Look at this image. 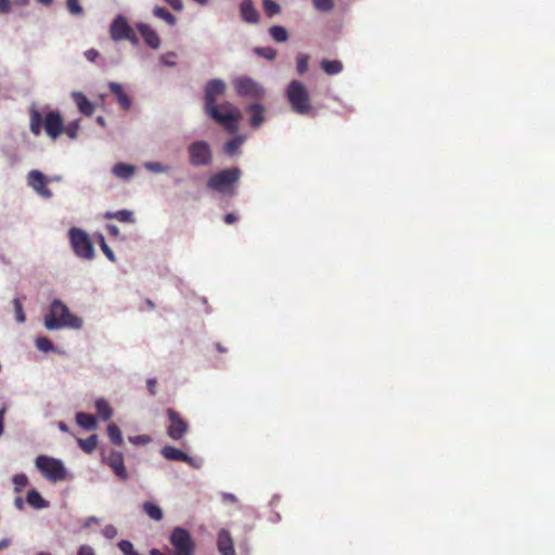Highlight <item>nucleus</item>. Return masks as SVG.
<instances>
[{"label": "nucleus", "instance_id": "nucleus-1", "mask_svg": "<svg viewBox=\"0 0 555 555\" xmlns=\"http://www.w3.org/2000/svg\"><path fill=\"white\" fill-rule=\"evenodd\" d=\"M227 86L221 79H211L205 86V113L229 133H236L242 119L241 111L231 102L217 104L219 96L224 95Z\"/></svg>", "mask_w": 555, "mask_h": 555}, {"label": "nucleus", "instance_id": "nucleus-2", "mask_svg": "<svg viewBox=\"0 0 555 555\" xmlns=\"http://www.w3.org/2000/svg\"><path fill=\"white\" fill-rule=\"evenodd\" d=\"M42 127L51 139H56L64 132V120L57 111H50L43 117L38 109L30 111L29 128L33 134L39 135Z\"/></svg>", "mask_w": 555, "mask_h": 555}, {"label": "nucleus", "instance_id": "nucleus-3", "mask_svg": "<svg viewBox=\"0 0 555 555\" xmlns=\"http://www.w3.org/2000/svg\"><path fill=\"white\" fill-rule=\"evenodd\" d=\"M44 325L50 331L61 327L80 328L82 321L73 315L61 300L54 299L51 302L49 313L44 317Z\"/></svg>", "mask_w": 555, "mask_h": 555}, {"label": "nucleus", "instance_id": "nucleus-4", "mask_svg": "<svg viewBox=\"0 0 555 555\" xmlns=\"http://www.w3.org/2000/svg\"><path fill=\"white\" fill-rule=\"evenodd\" d=\"M242 171L237 167L227 168L211 175L207 180V188L219 194L235 195V184L240 181Z\"/></svg>", "mask_w": 555, "mask_h": 555}, {"label": "nucleus", "instance_id": "nucleus-5", "mask_svg": "<svg viewBox=\"0 0 555 555\" xmlns=\"http://www.w3.org/2000/svg\"><path fill=\"white\" fill-rule=\"evenodd\" d=\"M292 109L299 115H312L311 99L306 86L299 80H292L286 90Z\"/></svg>", "mask_w": 555, "mask_h": 555}, {"label": "nucleus", "instance_id": "nucleus-6", "mask_svg": "<svg viewBox=\"0 0 555 555\" xmlns=\"http://www.w3.org/2000/svg\"><path fill=\"white\" fill-rule=\"evenodd\" d=\"M35 465L41 475L51 482L63 481L67 478V470L61 460L39 455L36 457Z\"/></svg>", "mask_w": 555, "mask_h": 555}, {"label": "nucleus", "instance_id": "nucleus-7", "mask_svg": "<svg viewBox=\"0 0 555 555\" xmlns=\"http://www.w3.org/2000/svg\"><path fill=\"white\" fill-rule=\"evenodd\" d=\"M236 94L249 100H261L266 95L264 88L248 76H238L232 80Z\"/></svg>", "mask_w": 555, "mask_h": 555}, {"label": "nucleus", "instance_id": "nucleus-8", "mask_svg": "<svg viewBox=\"0 0 555 555\" xmlns=\"http://www.w3.org/2000/svg\"><path fill=\"white\" fill-rule=\"evenodd\" d=\"M69 241L77 257L91 260L94 258V248L88 234L79 228H72L68 232Z\"/></svg>", "mask_w": 555, "mask_h": 555}, {"label": "nucleus", "instance_id": "nucleus-9", "mask_svg": "<svg viewBox=\"0 0 555 555\" xmlns=\"http://www.w3.org/2000/svg\"><path fill=\"white\" fill-rule=\"evenodd\" d=\"M170 543L173 546L172 555H194L195 544L188 530L175 528L170 535Z\"/></svg>", "mask_w": 555, "mask_h": 555}, {"label": "nucleus", "instance_id": "nucleus-10", "mask_svg": "<svg viewBox=\"0 0 555 555\" xmlns=\"http://www.w3.org/2000/svg\"><path fill=\"white\" fill-rule=\"evenodd\" d=\"M109 35L114 41L128 40L132 44H138L139 42L134 30L124 15H117L113 20L109 26Z\"/></svg>", "mask_w": 555, "mask_h": 555}, {"label": "nucleus", "instance_id": "nucleus-11", "mask_svg": "<svg viewBox=\"0 0 555 555\" xmlns=\"http://www.w3.org/2000/svg\"><path fill=\"white\" fill-rule=\"evenodd\" d=\"M168 426L167 435L175 441L181 440L190 430V424L179 412L173 409L167 410Z\"/></svg>", "mask_w": 555, "mask_h": 555}, {"label": "nucleus", "instance_id": "nucleus-12", "mask_svg": "<svg viewBox=\"0 0 555 555\" xmlns=\"http://www.w3.org/2000/svg\"><path fill=\"white\" fill-rule=\"evenodd\" d=\"M190 163L192 166H208L212 160L210 146L205 141L193 142L189 149Z\"/></svg>", "mask_w": 555, "mask_h": 555}, {"label": "nucleus", "instance_id": "nucleus-13", "mask_svg": "<svg viewBox=\"0 0 555 555\" xmlns=\"http://www.w3.org/2000/svg\"><path fill=\"white\" fill-rule=\"evenodd\" d=\"M28 185L34 189L41 197H52V191L48 188L49 179L39 170H31L27 177Z\"/></svg>", "mask_w": 555, "mask_h": 555}, {"label": "nucleus", "instance_id": "nucleus-14", "mask_svg": "<svg viewBox=\"0 0 555 555\" xmlns=\"http://www.w3.org/2000/svg\"><path fill=\"white\" fill-rule=\"evenodd\" d=\"M103 462L112 468L115 475L122 481L128 480L129 474L124 463V455L119 451H111L103 457Z\"/></svg>", "mask_w": 555, "mask_h": 555}, {"label": "nucleus", "instance_id": "nucleus-15", "mask_svg": "<svg viewBox=\"0 0 555 555\" xmlns=\"http://www.w3.org/2000/svg\"><path fill=\"white\" fill-rule=\"evenodd\" d=\"M137 29L144 39V42L146 46H149L152 49H158L160 46V39L157 33L145 23H139L137 24Z\"/></svg>", "mask_w": 555, "mask_h": 555}, {"label": "nucleus", "instance_id": "nucleus-16", "mask_svg": "<svg viewBox=\"0 0 555 555\" xmlns=\"http://www.w3.org/2000/svg\"><path fill=\"white\" fill-rule=\"evenodd\" d=\"M160 454L169 461L183 462L191 466H194V461L191 456L184 453L182 450L177 449L172 446H165L160 450Z\"/></svg>", "mask_w": 555, "mask_h": 555}, {"label": "nucleus", "instance_id": "nucleus-17", "mask_svg": "<svg viewBox=\"0 0 555 555\" xmlns=\"http://www.w3.org/2000/svg\"><path fill=\"white\" fill-rule=\"evenodd\" d=\"M72 99L74 100L78 111L85 116H91L94 113L95 105L88 100V98L80 91H75L72 93Z\"/></svg>", "mask_w": 555, "mask_h": 555}, {"label": "nucleus", "instance_id": "nucleus-18", "mask_svg": "<svg viewBox=\"0 0 555 555\" xmlns=\"http://www.w3.org/2000/svg\"><path fill=\"white\" fill-rule=\"evenodd\" d=\"M246 112L249 114V125L253 128H259L264 121L266 108L262 104L253 103L246 107Z\"/></svg>", "mask_w": 555, "mask_h": 555}, {"label": "nucleus", "instance_id": "nucleus-19", "mask_svg": "<svg viewBox=\"0 0 555 555\" xmlns=\"http://www.w3.org/2000/svg\"><path fill=\"white\" fill-rule=\"evenodd\" d=\"M217 546L221 555H235L231 534L224 529L220 530L218 533Z\"/></svg>", "mask_w": 555, "mask_h": 555}, {"label": "nucleus", "instance_id": "nucleus-20", "mask_svg": "<svg viewBox=\"0 0 555 555\" xmlns=\"http://www.w3.org/2000/svg\"><path fill=\"white\" fill-rule=\"evenodd\" d=\"M242 18L246 23L256 24L259 22V13L251 0H243L240 5Z\"/></svg>", "mask_w": 555, "mask_h": 555}, {"label": "nucleus", "instance_id": "nucleus-21", "mask_svg": "<svg viewBox=\"0 0 555 555\" xmlns=\"http://www.w3.org/2000/svg\"><path fill=\"white\" fill-rule=\"evenodd\" d=\"M109 91L117 98V101L122 109L127 111L131 106V100L128 94L124 91V88L118 82L108 83Z\"/></svg>", "mask_w": 555, "mask_h": 555}, {"label": "nucleus", "instance_id": "nucleus-22", "mask_svg": "<svg viewBox=\"0 0 555 555\" xmlns=\"http://www.w3.org/2000/svg\"><path fill=\"white\" fill-rule=\"evenodd\" d=\"M105 219H116L119 222L124 223H134L135 219L133 217V212L128 209H121L117 211H107L104 215Z\"/></svg>", "mask_w": 555, "mask_h": 555}, {"label": "nucleus", "instance_id": "nucleus-23", "mask_svg": "<svg viewBox=\"0 0 555 555\" xmlns=\"http://www.w3.org/2000/svg\"><path fill=\"white\" fill-rule=\"evenodd\" d=\"M76 422L80 427L87 430H94L98 426L95 417L85 412H78L76 414Z\"/></svg>", "mask_w": 555, "mask_h": 555}, {"label": "nucleus", "instance_id": "nucleus-24", "mask_svg": "<svg viewBox=\"0 0 555 555\" xmlns=\"http://www.w3.org/2000/svg\"><path fill=\"white\" fill-rule=\"evenodd\" d=\"M26 501L31 507L36 509L44 508L48 506V502L35 489L28 491Z\"/></svg>", "mask_w": 555, "mask_h": 555}, {"label": "nucleus", "instance_id": "nucleus-25", "mask_svg": "<svg viewBox=\"0 0 555 555\" xmlns=\"http://www.w3.org/2000/svg\"><path fill=\"white\" fill-rule=\"evenodd\" d=\"M142 508L145 514L155 521H160L164 517L162 508L153 502H144Z\"/></svg>", "mask_w": 555, "mask_h": 555}, {"label": "nucleus", "instance_id": "nucleus-26", "mask_svg": "<svg viewBox=\"0 0 555 555\" xmlns=\"http://www.w3.org/2000/svg\"><path fill=\"white\" fill-rule=\"evenodd\" d=\"M98 415L103 420L107 421L112 417L113 410L105 399H98L94 403Z\"/></svg>", "mask_w": 555, "mask_h": 555}, {"label": "nucleus", "instance_id": "nucleus-27", "mask_svg": "<svg viewBox=\"0 0 555 555\" xmlns=\"http://www.w3.org/2000/svg\"><path fill=\"white\" fill-rule=\"evenodd\" d=\"M321 68L327 74V75H336L339 74L343 70V64L340 61L337 60H323L321 62Z\"/></svg>", "mask_w": 555, "mask_h": 555}, {"label": "nucleus", "instance_id": "nucleus-28", "mask_svg": "<svg viewBox=\"0 0 555 555\" xmlns=\"http://www.w3.org/2000/svg\"><path fill=\"white\" fill-rule=\"evenodd\" d=\"M107 436L112 443H114L115 446H121L124 443L121 431L119 427L114 423L108 424Z\"/></svg>", "mask_w": 555, "mask_h": 555}, {"label": "nucleus", "instance_id": "nucleus-29", "mask_svg": "<svg viewBox=\"0 0 555 555\" xmlns=\"http://www.w3.org/2000/svg\"><path fill=\"white\" fill-rule=\"evenodd\" d=\"M78 446L86 453H92L98 446V436L91 435L87 439H78Z\"/></svg>", "mask_w": 555, "mask_h": 555}, {"label": "nucleus", "instance_id": "nucleus-30", "mask_svg": "<svg viewBox=\"0 0 555 555\" xmlns=\"http://www.w3.org/2000/svg\"><path fill=\"white\" fill-rule=\"evenodd\" d=\"M269 34L276 42H285L288 39V33L283 26L274 25L270 27Z\"/></svg>", "mask_w": 555, "mask_h": 555}, {"label": "nucleus", "instance_id": "nucleus-31", "mask_svg": "<svg viewBox=\"0 0 555 555\" xmlns=\"http://www.w3.org/2000/svg\"><path fill=\"white\" fill-rule=\"evenodd\" d=\"M243 142H244V138L241 135L229 140L223 146L224 153L228 155L236 154V152L238 151V149L241 147Z\"/></svg>", "mask_w": 555, "mask_h": 555}, {"label": "nucleus", "instance_id": "nucleus-32", "mask_svg": "<svg viewBox=\"0 0 555 555\" xmlns=\"http://www.w3.org/2000/svg\"><path fill=\"white\" fill-rule=\"evenodd\" d=\"M96 242L99 243L102 251L104 253V255L108 258V260H111L112 262H115L116 261V257H115V254L113 253V250L111 249V247L107 245L104 236L102 233H96L94 235Z\"/></svg>", "mask_w": 555, "mask_h": 555}, {"label": "nucleus", "instance_id": "nucleus-33", "mask_svg": "<svg viewBox=\"0 0 555 555\" xmlns=\"http://www.w3.org/2000/svg\"><path fill=\"white\" fill-rule=\"evenodd\" d=\"M113 172L119 178L127 179L133 173V167L124 163H118L114 166Z\"/></svg>", "mask_w": 555, "mask_h": 555}, {"label": "nucleus", "instance_id": "nucleus-34", "mask_svg": "<svg viewBox=\"0 0 555 555\" xmlns=\"http://www.w3.org/2000/svg\"><path fill=\"white\" fill-rule=\"evenodd\" d=\"M153 13L156 17L164 20L169 25L176 24V17L166 8L155 7Z\"/></svg>", "mask_w": 555, "mask_h": 555}, {"label": "nucleus", "instance_id": "nucleus-35", "mask_svg": "<svg viewBox=\"0 0 555 555\" xmlns=\"http://www.w3.org/2000/svg\"><path fill=\"white\" fill-rule=\"evenodd\" d=\"M262 7H263L264 13L269 17H272V16L279 14L281 11V7L273 0H263Z\"/></svg>", "mask_w": 555, "mask_h": 555}, {"label": "nucleus", "instance_id": "nucleus-36", "mask_svg": "<svg viewBox=\"0 0 555 555\" xmlns=\"http://www.w3.org/2000/svg\"><path fill=\"white\" fill-rule=\"evenodd\" d=\"M255 53L270 61H273L276 57V50L271 47L256 48Z\"/></svg>", "mask_w": 555, "mask_h": 555}, {"label": "nucleus", "instance_id": "nucleus-37", "mask_svg": "<svg viewBox=\"0 0 555 555\" xmlns=\"http://www.w3.org/2000/svg\"><path fill=\"white\" fill-rule=\"evenodd\" d=\"M309 56L299 54L296 59V67L299 75H304L308 70Z\"/></svg>", "mask_w": 555, "mask_h": 555}, {"label": "nucleus", "instance_id": "nucleus-38", "mask_svg": "<svg viewBox=\"0 0 555 555\" xmlns=\"http://www.w3.org/2000/svg\"><path fill=\"white\" fill-rule=\"evenodd\" d=\"M15 491H22L28 485V478L25 474H16L13 477Z\"/></svg>", "mask_w": 555, "mask_h": 555}, {"label": "nucleus", "instance_id": "nucleus-39", "mask_svg": "<svg viewBox=\"0 0 555 555\" xmlns=\"http://www.w3.org/2000/svg\"><path fill=\"white\" fill-rule=\"evenodd\" d=\"M13 307H14V311H15L16 321L18 323H24L26 320V315L24 313L23 306H22L20 298L13 299Z\"/></svg>", "mask_w": 555, "mask_h": 555}, {"label": "nucleus", "instance_id": "nucleus-40", "mask_svg": "<svg viewBox=\"0 0 555 555\" xmlns=\"http://www.w3.org/2000/svg\"><path fill=\"white\" fill-rule=\"evenodd\" d=\"M313 5L320 12H328L334 8V0H313Z\"/></svg>", "mask_w": 555, "mask_h": 555}, {"label": "nucleus", "instance_id": "nucleus-41", "mask_svg": "<svg viewBox=\"0 0 555 555\" xmlns=\"http://www.w3.org/2000/svg\"><path fill=\"white\" fill-rule=\"evenodd\" d=\"M36 347L43 352L53 350V344L47 337H38L36 339Z\"/></svg>", "mask_w": 555, "mask_h": 555}, {"label": "nucleus", "instance_id": "nucleus-42", "mask_svg": "<svg viewBox=\"0 0 555 555\" xmlns=\"http://www.w3.org/2000/svg\"><path fill=\"white\" fill-rule=\"evenodd\" d=\"M129 441L137 446H145L152 441L151 437L147 435H138L134 437H129Z\"/></svg>", "mask_w": 555, "mask_h": 555}, {"label": "nucleus", "instance_id": "nucleus-43", "mask_svg": "<svg viewBox=\"0 0 555 555\" xmlns=\"http://www.w3.org/2000/svg\"><path fill=\"white\" fill-rule=\"evenodd\" d=\"M66 4L68 11L74 15H78L82 12V8L79 3V0H66Z\"/></svg>", "mask_w": 555, "mask_h": 555}, {"label": "nucleus", "instance_id": "nucleus-44", "mask_svg": "<svg viewBox=\"0 0 555 555\" xmlns=\"http://www.w3.org/2000/svg\"><path fill=\"white\" fill-rule=\"evenodd\" d=\"M145 167L150 170V171H153V172H167L168 171V167L162 165L160 163H157V162H151V163H146L145 164Z\"/></svg>", "mask_w": 555, "mask_h": 555}, {"label": "nucleus", "instance_id": "nucleus-45", "mask_svg": "<svg viewBox=\"0 0 555 555\" xmlns=\"http://www.w3.org/2000/svg\"><path fill=\"white\" fill-rule=\"evenodd\" d=\"M78 131V122H72L66 129L64 128V132L70 138L75 139L77 137Z\"/></svg>", "mask_w": 555, "mask_h": 555}, {"label": "nucleus", "instance_id": "nucleus-46", "mask_svg": "<svg viewBox=\"0 0 555 555\" xmlns=\"http://www.w3.org/2000/svg\"><path fill=\"white\" fill-rule=\"evenodd\" d=\"M157 380L155 378H149L146 380L147 390L152 396L156 395Z\"/></svg>", "mask_w": 555, "mask_h": 555}, {"label": "nucleus", "instance_id": "nucleus-47", "mask_svg": "<svg viewBox=\"0 0 555 555\" xmlns=\"http://www.w3.org/2000/svg\"><path fill=\"white\" fill-rule=\"evenodd\" d=\"M168 3L173 10L181 11L183 9L182 0H164Z\"/></svg>", "mask_w": 555, "mask_h": 555}, {"label": "nucleus", "instance_id": "nucleus-48", "mask_svg": "<svg viewBox=\"0 0 555 555\" xmlns=\"http://www.w3.org/2000/svg\"><path fill=\"white\" fill-rule=\"evenodd\" d=\"M85 56L88 61L94 62L99 56V52L95 49H89L85 52Z\"/></svg>", "mask_w": 555, "mask_h": 555}, {"label": "nucleus", "instance_id": "nucleus-49", "mask_svg": "<svg viewBox=\"0 0 555 555\" xmlns=\"http://www.w3.org/2000/svg\"><path fill=\"white\" fill-rule=\"evenodd\" d=\"M77 555H95V554L91 546L82 545L79 547Z\"/></svg>", "mask_w": 555, "mask_h": 555}, {"label": "nucleus", "instance_id": "nucleus-50", "mask_svg": "<svg viewBox=\"0 0 555 555\" xmlns=\"http://www.w3.org/2000/svg\"><path fill=\"white\" fill-rule=\"evenodd\" d=\"M106 231L111 236L117 237L119 235V229L115 224H106Z\"/></svg>", "mask_w": 555, "mask_h": 555}, {"label": "nucleus", "instance_id": "nucleus-51", "mask_svg": "<svg viewBox=\"0 0 555 555\" xmlns=\"http://www.w3.org/2000/svg\"><path fill=\"white\" fill-rule=\"evenodd\" d=\"M11 9V0H0V13H8Z\"/></svg>", "mask_w": 555, "mask_h": 555}, {"label": "nucleus", "instance_id": "nucleus-52", "mask_svg": "<svg viewBox=\"0 0 555 555\" xmlns=\"http://www.w3.org/2000/svg\"><path fill=\"white\" fill-rule=\"evenodd\" d=\"M223 220L227 224H232L237 220V217L233 212H229L224 216Z\"/></svg>", "mask_w": 555, "mask_h": 555}, {"label": "nucleus", "instance_id": "nucleus-53", "mask_svg": "<svg viewBox=\"0 0 555 555\" xmlns=\"http://www.w3.org/2000/svg\"><path fill=\"white\" fill-rule=\"evenodd\" d=\"M5 408L0 409V436L3 434V421H4Z\"/></svg>", "mask_w": 555, "mask_h": 555}, {"label": "nucleus", "instance_id": "nucleus-54", "mask_svg": "<svg viewBox=\"0 0 555 555\" xmlns=\"http://www.w3.org/2000/svg\"><path fill=\"white\" fill-rule=\"evenodd\" d=\"M107 537H113L116 533V529L113 526H108L104 529Z\"/></svg>", "mask_w": 555, "mask_h": 555}, {"label": "nucleus", "instance_id": "nucleus-55", "mask_svg": "<svg viewBox=\"0 0 555 555\" xmlns=\"http://www.w3.org/2000/svg\"><path fill=\"white\" fill-rule=\"evenodd\" d=\"M11 544V540L10 539H2L0 541V551L3 550V548H7L9 545Z\"/></svg>", "mask_w": 555, "mask_h": 555}, {"label": "nucleus", "instance_id": "nucleus-56", "mask_svg": "<svg viewBox=\"0 0 555 555\" xmlns=\"http://www.w3.org/2000/svg\"><path fill=\"white\" fill-rule=\"evenodd\" d=\"M57 426H59L60 430H62L64 433H68L69 431L68 426L64 422H59Z\"/></svg>", "mask_w": 555, "mask_h": 555}, {"label": "nucleus", "instance_id": "nucleus-57", "mask_svg": "<svg viewBox=\"0 0 555 555\" xmlns=\"http://www.w3.org/2000/svg\"><path fill=\"white\" fill-rule=\"evenodd\" d=\"M224 499L228 500V501H231V502H235L236 501V498L234 494H231V493H224L223 494Z\"/></svg>", "mask_w": 555, "mask_h": 555}, {"label": "nucleus", "instance_id": "nucleus-58", "mask_svg": "<svg viewBox=\"0 0 555 555\" xmlns=\"http://www.w3.org/2000/svg\"><path fill=\"white\" fill-rule=\"evenodd\" d=\"M150 555H165V554H163V553H162L159 550H157V548H153V550H151Z\"/></svg>", "mask_w": 555, "mask_h": 555}, {"label": "nucleus", "instance_id": "nucleus-59", "mask_svg": "<svg viewBox=\"0 0 555 555\" xmlns=\"http://www.w3.org/2000/svg\"><path fill=\"white\" fill-rule=\"evenodd\" d=\"M216 348L218 349L219 352H225V348H223L220 343L216 344Z\"/></svg>", "mask_w": 555, "mask_h": 555}, {"label": "nucleus", "instance_id": "nucleus-60", "mask_svg": "<svg viewBox=\"0 0 555 555\" xmlns=\"http://www.w3.org/2000/svg\"><path fill=\"white\" fill-rule=\"evenodd\" d=\"M37 1L40 2V3H43L46 5H49V4L52 3L53 0H37Z\"/></svg>", "mask_w": 555, "mask_h": 555}, {"label": "nucleus", "instance_id": "nucleus-61", "mask_svg": "<svg viewBox=\"0 0 555 555\" xmlns=\"http://www.w3.org/2000/svg\"><path fill=\"white\" fill-rule=\"evenodd\" d=\"M15 2L20 5H25L28 2V0H15Z\"/></svg>", "mask_w": 555, "mask_h": 555}, {"label": "nucleus", "instance_id": "nucleus-62", "mask_svg": "<svg viewBox=\"0 0 555 555\" xmlns=\"http://www.w3.org/2000/svg\"><path fill=\"white\" fill-rule=\"evenodd\" d=\"M96 120H98V122H99L100 125L104 126L105 121H104V118H103V117H101V116H100V117H98V119H96Z\"/></svg>", "mask_w": 555, "mask_h": 555}, {"label": "nucleus", "instance_id": "nucleus-63", "mask_svg": "<svg viewBox=\"0 0 555 555\" xmlns=\"http://www.w3.org/2000/svg\"><path fill=\"white\" fill-rule=\"evenodd\" d=\"M146 304H147V306H149L150 308H152V309L155 307V306H154V304H153V301H152V300H150V299H147V300H146Z\"/></svg>", "mask_w": 555, "mask_h": 555}, {"label": "nucleus", "instance_id": "nucleus-64", "mask_svg": "<svg viewBox=\"0 0 555 555\" xmlns=\"http://www.w3.org/2000/svg\"><path fill=\"white\" fill-rule=\"evenodd\" d=\"M38 555H51V554L48 552H40Z\"/></svg>", "mask_w": 555, "mask_h": 555}]
</instances>
